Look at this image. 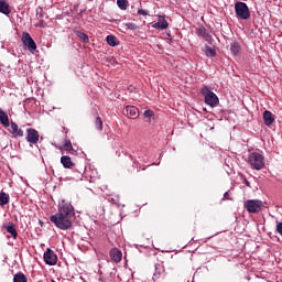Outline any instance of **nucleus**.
<instances>
[{"label":"nucleus","instance_id":"obj_21","mask_svg":"<svg viewBox=\"0 0 282 282\" xmlns=\"http://www.w3.org/2000/svg\"><path fill=\"white\" fill-rule=\"evenodd\" d=\"M106 41H107L108 45H110L111 47H116V45H118V39L113 35H108L106 37Z\"/></svg>","mask_w":282,"mask_h":282},{"label":"nucleus","instance_id":"obj_14","mask_svg":"<svg viewBox=\"0 0 282 282\" xmlns=\"http://www.w3.org/2000/svg\"><path fill=\"white\" fill-rule=\"evenodd\" d=\"M0 122L1 124H3V127H10V118L8 117V113H6V111H3L0 108Z\"/></svg>","mask_w":282,"mask_h":282},{"label":"nucleus","instance_id":"obj_27","mask_svg":"<svg viewBox=\"0 0 282 282\" xmlns=\"http://www.w3.org/2000/svg\"><path fill=\"white\" fill-rule=\"evenodd\" d=\"M96 127L99 131H102V119H100V117H97L96 119Z\"/></svg>","mask_w":282,"mask_h":282},{"label":"nucleus","instance_id":"obj_18","mask_svg":"<svg viewBox=\"0 0 282 282\" xmlns=\"http://www.w3.org/2000/svg\"><path fill=\"white\" fill-rule=\"evenodd\" d=\"M61 164H63L64 169H72V158L67 155L62 156Z\"/></svg>","mask_w":282,"mask_h":282},{"label":"nucleus","instance_id":"obj_30","mask_svg":"<svg viewBox=\"0 0 282 282\" xmlns=\"http://www.w3.org/2000/svg\"><path fill=\"white\" fill-rule=\"evenodd\" d=\"M138 14H142L143 17H147V14H149V12L147 10H139Z\"/></svg>","mask_w":282,"mask_h":282},{"label":"nucleus","instance_id":"obj_17","mask_svg":"<svg viewBox=\"0 0 282 282\" xmlns=\"http://www.w3.org/2000/svg\"><path fill=\"white\" fill-rule=\"evenodd\" d=\"M7 204H10V194L0 192V206H6Z\"/></svg>","mask_w":282,"mask_h":282},{"label":"nucleus","instance_id":"obj_2","mask_svg":"<svg viewBox=\"0 0 282 282\" xmlns=\"http://www.w3.org/2000/svg\"><path fill=\"white\" fill-rule=\"evenodd\" d=\"M248 163L252 166L256 171H261L263 166H265V158L263 155L252 152L249 154Z\"/></svg>","mask_w":282,"mask_h":282},{"label":"nucleus","instance_id":"obj_3","mask_svg":"<svg viewBox=\"0 0 282 282\" xmlns=\"http://www.w3.org/2000/svg\"><path fill=\"white\" fill-rule=\"evenodd\" d=\"M235 12L237 19H241L242 21H248V19H250V9L246 2H236Z\"/></svg>","mask_w":282,"mask_h":282},{"label":"nucleus","instance_id":"obj_8","mask_svg":"<svg viewBox=\"0 0 282 282\" xmlns=\"http://www.w3.org/2000/svg\"><path fill=\"white\" fill-rule=\"evenodd\" d=\"M26 142L32 147V144H39V131L34 128L26 129Z\"/></svg>","mask_w":282,"mask_h":282},{"label":"nucleus","instance_id":"obj_19","mask_svg":"<svg viewBox=\"0 0 282 282\" xmlns=\"http://www.w3.org/2000/svg\"><path fill=\"white\" fill-rule=\"evenodd\" d=\"M143 116L145 118V122H153V120H155V113L153 110H145Z\"/></svg>","mask_w":282,"mask_h":282},{"label":"nucleus","instance_id":"obj_28","mask_svg":"<svg viewBox=\"0 0 282 282\" xmlns=\"http://www.w3.org/2000/svg\"><path fill=\"white\" fill-rule=\"evenodd\" d=\"M124 25L128 30H138V26L134 23L128 22Z\"/></svg>","mask_w":282,"mask_h":282},{"label":"nucleus","instance_id":"obj_20","mask_svg":"<svg viewBox=\"0 0 282 282\" xmlns=\"http://www.w3.org/2000/svg\"><path fill=\"white\" fill-rule=\"evenodd\" d=\"M13 282H28V276H25V274L19 272L13 276Z\"/></svg>","mask_w":282,"mask_h":282},{"label":"nucleus","instance_id":"obj_13","mask_svg":"<svg viewBox=\"0 0 282 282\" xmlns=\"http://www.w3.org/2000/svg\"><path fill=\"white\" fill-rule=\"evenodd\" d=\"M263 120H264V124L267 127H270V124H272V122H274V116L272 115V112L265 110L263 112Z\"/></svg>","mask_w":282,"mask_h":282},{"label":"nucleus","instance_id":"obj_26","mask_svg":"<svg viewBox=\"0 0 282 282\" xmlns=\"http://www.w3.org/2000/svg\"><path fill=\"white\" fill-rule=\"evenodd\" d=\"M205 54L206 56H215V48L206 47Z\"/></svg>","mask_w":282,"mask_h":282},{"label":"nucleus","instance_id":"obj_4","mask_svg":"<svg viewBox=\"0 0 282 282\" xmlns=\"http://www.w3.org/2000/svg\"><path fill=\"white\" fill-rule=\"evenodd\" d=\"M202 94L205 98L206 105H208L209 107H217V105H219V97H217L215 93L210 91L208 87H204L202 89Z\"/></svg>","mask_w":282,"mask_h":282},{"label":"nucleus","instance_id":"obj_6","mask_svg":"<svg viewBox=\"0 0 282 282\" xmlns=\"http://www.w3.org/2000/svg\"><path fill=\"white\" fill-rule=\"evenodd\" d=\"M22 43L25 47H28L29 52H36V42H34V39H32L30 33L23 32Z\"/></svg>","mask_w":282,"mask_h":282},{"label":"nucleus","instance_id":"obj_31","mask_svg":"<svg viewBox=\"0 0 282 282\" xmlns=\"http://www.w3.org/2000/svg\"><path fill=\"white\" fill-rule=\"evenodd\" d=\"M41 226H43V221L40 220Z\"/></svg>","mask_w":282,"mask_h":282},{"label":"nucleus","instance_id":"obj_25","mask_svg":"<svg viewBox=\"0 0 282 282\" xmlns=\"http://www.w3.org/2000/svg\"><path fill=\"white\" fill-rule=\"evenodd\" d=\"M64 151H72V141L66 140L63 145Z\"/></svg>","mask_w":282,"mask_h":282},{"label":"nucleus","instance_id":"obj_23","mask_svg":"<svg viewBox=\"0 0 282 282\" xmlns=\"http://www.w3.org/2000/svg\"><path fill=\"white\" fill-rule=\"evenodd\" d=\"M230 50H231V54H234L235 56H237V54H238V53L240 52V50H241V46H239V43L234 42V43L231 44Z\"/></svg>","mask_w":282,"mask_h":282},{"label":"nucleus","instance_id":"obj_15","mask_svg":"<svg viewBox=\"0 0 282 282\" xmlns=\"http://www.w3.org/2000/svg\"><path fill=\"white\" fill-rule=\"evenodd\" d=\"M0 12L7 15L10 14V12H12V10H10V4H8V1L0 0Z\"/></svg>","mask_w":282,"mask_h":282},{"label":"nucleus","instance_id":"obj_29","mask_svg":"<svg viewBox=\"0 0 282 282\" xmlns=\"http://www.w3.org/2000/svg\"><path fill=\"white\" fill-rule=\"evenodd\" d=\"M197 34H198V36H206V29H204V28L198 29Z\"/></svg>","mask_w":282,"mask_h":282},{"label":"nucleus","instance_id":"obj_12","mask_svg":"<svg viewBox=\"0 0 282 282\" xmlns=\"http://www.w3.org/2000/svg\"><path fill=\"white\" fill-rule=\"evenodd\" d=\"M110 259H112L115 263H120V261H122V251H120L118 248L111 249Z\"/></svg>","mask_w":282,"mask_h":282},{"label":"nucleus","instance_id":"obj_10","mask_svg":"<svg viewBox=\"0 0 282 282\" xmlns=\"http://www.w3.org/2000/svg\"><path fill=\"white\" fill-rule=\"evenodd\" d=\"M9 131L14 138H23V130L19 129V124L14 121H11Z\"/></svg>","mask_w":282,"mask_h":282},{"label":"nucleus","instance_id":"obj_16","mask_svg":"<svg viewBox=\"0 0 282 282\" xmlns=\"http://www.w3.org/2000/svg\"><path fill=\"white\" fill-rule=\"evenodd\" d=\"M7 232L12 236L13 239H17L19 237V232L17 231V227H14V224L4 226Z\"/></svg>","mask_w":282,"mask_h":282},{"label":"nucleus","instance_id":"obj_1","mask_svg":"<svg viewBox=\"0 0 282 282\" xmlns=\"http://www.w3.org/2000/svg\"><path fill=\"white\" fill-rule=\"evenodd\" d=\"M50 221L59 230H69L72 228V203L63 199L59 203L58 213L52 215Z\"/></svg>","mask_w":282,"mask_h":282},{"label":"nucleus","instance_id":"obj_5","mask_svg":"<svg viewBox=\"0 0 282 282\" xmlns=\"http://www.w3.org/2000/svg\"><path fill=\"white\" fill-rule=\"evenodd\" d=\"M245 208L248 213H261L263 210V203L260 199H249L245 202Z\"/></svg>","mask_w":282,"mask_h":282},{"label":"nucleus","instance_id":"obj_24","mask_svg":"<svg viewBox=\"0 0 282 282\" xmlns=\"http://www.w3.org/2000/svg\"><path fill=\"white\" fill-rule=\"evenodd\" d=\"M117 6L120 10H127L129 2L127 0H117Z\"/></svg>","mask_w":282,"mask_h":282},{"label":"nucleus","instance_id":"obj_22","mask_svg":"<svg viewBox=\"0 0 282 282\" xmlns=\"http://www.w3.org/2000/svg\"><path fill=\"white\" fill-rule=\"evenodd\" d=\"M76 36L80 39V41H84V43H89V36L80 31H75Z\"/></svg>","mask_w":282,"mask_h":282},{"label":"nucleus","instance_id":"obj_11","mask_svg":"<svg viewBox=\"0 0 282 282\" xmlns=\"http://www.w3.org/2000/svg\"><path fill=\"white\" fill-rule=\"evenodd\" d=\"M152 28H154V30H166V28H169V22L164 17L159 15L158 22L152 24Z\"/></svg>","mask_w":282,"mask_h":282},{"label":"nucleus","instance_id":"obj_9","mask_svg":"<svg viewBox=\"0 0 282 282\" xmlns=\"http://www.w3.org/2000/svg\"><path fill=\"white\" fill-rule=\"evenodd\" d=\"M124 115L127 116V118H132L133 120H135V118L140 116V111H138V108H135V106H127Z\"/></svg>","mask_w":282,"mask_h":282},{"label":"nucleus","instance_id":"obj_7","mask_svg":"<svg viewBox=\"0 0 282 282\" xmlns=\"http://www.w3.org/2000/svg\"><path fill=\"white\" fill-rule=\"evenodd\" d=\"M44 261L46 265H56L58 257L56 256L54 250L47 248L44 252Z\"/></svg>","mask_w":282,"mask_h":282}]
</instances>
